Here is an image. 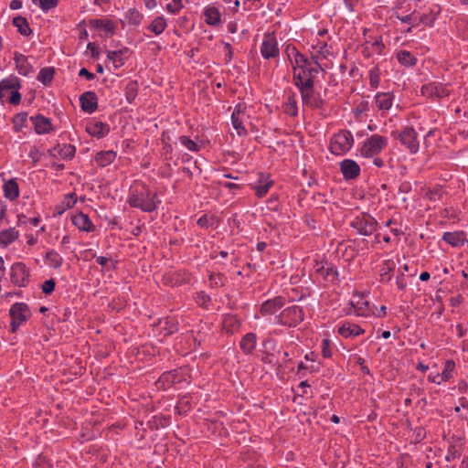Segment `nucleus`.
I'll list each match as a JSON object with an SVG mask.
<instances>
[{"instance_id":"nucleus-1","label":"nucleus","mask_w":468,"mask_h":468,"mask_svg":"<svg viewBox=\"0 0 468 468\" xmlns=\"http://www.w3.org/2000/svg\"><path fill=\"white\" fill-rule=\"evenodd\" d=\"M293 83L299 89L303 104L313 109H322L324 101L321 98V95L314 90V81L310 78L303 80V77L299 74H294Z\"/></svg>"},{"instance_id":"nucleus-2","label":"nucleus","mask_w":468,"mask_h":468,"mask_svg":"<svg viewBox=\"0 0 468 468\" xmlns=\"http://www.w3.org/2000/svg\"><path fill=\"white\" fill-rule=\"evenodd\" d=\"M160 202L156 193L151 191L145 185L133 189L128 198V204L132 207L140 208L144 212H153Z\"/></svg>"},{"instance_id":"nucleus-3","label":"nucleus","mask_w":468,"mask_h":468,"mask_svg":"<svg viewBox=\"0 0 468 468\" xmlns=\"http://www.w3.org/2000/svg\"><path fill=\"white\" fill-rule=\"evenodd\" d=\"M354 144V138L351 132L342 130L334 134L330 140L329 149L333 154L341 155L347 153Z\"/></svg>"},{"instance_id":"nucleus-4","label":"nucleus","mask_w":468,"mask_h":468,"mask_svg":"<svg viewBox=\"0 0 468 468\" xmlns=\"http://www.w3.org/2000/svg\"><path fill=\"white\" fill-rule=\"evenodd\" d=\"M9 315L11 317V332L15 333L31 317L32 314L26 303H16L11 305Z\"/></svg>"},{"instance_id":"nucleus-5","label":"nucleus","mask_w":468,"mask_h":468,"mask_svg":"<svg viewBox=\"0 0 468 468\" xmlns=\"http://www.w3.org/2000/svg\"><path fill=\"white\" fill-rule=\"evenodd\" d=\"M350 226L364 236L372 235L378 227L377 220L367 213H361L352 219Z\"/></svg>"},{"instance_id":"nucleus-6","label":"nucleus","mask_w":468,"mask_h":468,"mask_svg":"<svg viewBox=\"0 0 468 468\" xmlns=\"http://www.w3.org/2000/svg\"><path fill=\"white\" fill-rule=\"evenodd\" d=\"M392 136L399 140L401 144L406 146L411 154H416L419 151L418 135L412 127H405L400 132L394 131Z\"/></svg>"},{"instance_id":"nucleus-7","label":"nucleus","mask_w":468,"mask_h":468,"mask_svg":"<svg viewBox=\"0 0 468 468\" xmlns=\"http://www.w3.org/2000/svg\"><path fill=\"white\" fill-rule=\"evenodd\" d=\"M303 311L298 305L284 309L277 317L279 323L287 326H296L303 320Z\"/></svg>"},{"instance_id":"nucleus-8","label":"nucleus","mask_w":468,"mask_h":468,"mask_svg":"<svg viewBox=\"0 0 468 468\" xmlns=\"http://www.w3.org/2000/svg\"><path fill=\"white\" fill-rule=\"evenodd\" d=\"M388 144V139L384 136L374 134L368 138L361 148L364 156H373L380 153Z\"/></svg>"},{"instance_id":"nucleus-9","label":"nucleus","mask_w":468,"mask_h":468,"mask_svg":"<svg viewBox=\"0 0 468 468\" xmlns=\"http://www.w3.org/2000/svg\"><path fill=\"white\" fill-rule=\"evenodd\" d=\"M29 270L23 262H16L11 268V282L19 286L25 287L28 283Z\"/></svg>"},{"instance_id":"nucleus-10","label":"nucleus","mask_w":468,"mask_h":468,"mask_svg":"<svg viewBox=\"0 0 468 468\" xmlns=\"http://www.w3.org/2000/svg\"><path fill=\"white\" fill-rule=\"evenodd\" d=\"M421 94L427 98H443L450 94L446 85L440 82H431L421 87Z\"/></svg>"},{"instance_id":"nucleus-11","label":"nucleus","mask_w":468,"mask_h":468,"mask_svg":"<svg viewBox=\"0 0 468 468\" xmlns=\"http://www.w3.org/2000/svg\"><path fill=\"white\" fill-rule=\"evenodd\" d=\"M261 53L266 59L275 58L279 55L278 43L273 34L265 35L261 47Z\"/></svg>"},{"instance_id":"nucleus-12","label":"nucleus","mask_w":468,"mask_h":468,"mask_svg":"<svg viewBox=\"0 0 468 468\" xmlns=\"http://www.w3.org/2000/svg\"><path fill=\"white\" fill-rule=\"evenodd\" d=\"M315 66H311V62L306 58V62L303 67H296V70L293 71L294 74H299L301 77H303V80H306L307 78H310L314 80L316 74L319 73L320 70H323V68L316 60V58H313Z\"/></svg>"},{"instance_id":"nucleus-13","label":"nucleus","mask_w":468,"mask_h":468,"mask_svg":"<svg viewBox=\"0 0 468 468\" xmlns=\"http://www.w3.org/2000/svg\"><path fill=\"white\" fill-rule=\"evenodd\" d=\"M80 103L83 112L92 113L98 108V97L94 91H86L80 95Z\"/></svg>"},{"instance_id":"nucleus-14","label":"nucleus","mask_w":468,"mask_h":468,"mask_svg":"<svg viewBox=\"0 0 468 468\" xmlns=\"http://www.w3.org/2000/svg\"><path fill=\"white\" fill-rule=\"evenodd\" d=\"M340 170L346 180L356 178L360 174V167L351 159H345L340 163Z\"/></svg>"},{"instance_id":"nucleus-15","label":"nucleus","mask_w":468,"mask_h":468,"mask_svg":"<svg viewBox=\"0 0 468 468\" xmlns=\"http://www.w3.org/2000/svg\"><path fill=\"white\" fill-rule=\"evenodd\" d=\"M30 120L33 122L35 132L37 134L48 133L52 130L50 120L41 114L32 116Z\"/></svg>"},{"instance_id":"nucleus-16","label":"nucleus","mask_w":468,"mask_h":468,"mask_svg":"<svg viewBox=\"0 0 468 468\" xmlns=\"http://www.w3.org/2000/svg\"><path fill=\"white\" fill-rule=\"evenodd\" d=\"M317 268L315 271L320 274L325 281L334 282L338 279V271L335 266L332 264H328L327 262L324 264L321 262L317 263Z\"/></svg>"},{"instance_id":"nucleus-17","label":"nucleus","mask_w":468,"mask_h":468,"mask_svg":"<svg viewBox=\"0 0 468 468\" xmlns=\"http://www.w3.org/2000/svg\"><path fill=\"white\" fill-rule=\"evenodd\" d=\"M285 51L292 65L293 71L296 70V67H303L305 64L306 57L301 54L294 46L288 45Z\"/></svg>"},{"instance_id":"nucleus-18","label":"nucleus","mask_w":468,"mask_h":468,"mask_svg":"<svg viewBox=\"0 0 468 468\" xmlns=\"http://www.w3.org/2000/svg\"><path fill=\"white\" fill-rule=\"evenodd\" d=\"M284 305L283 298L281 296L264 302L261 306V313L263 315L272 314Z\"/></svg>"},{"instance_id":"nucleus-19","label":"nucleus","mask_w":468,"mask_h":468,"mask_svg":"<svg viewBox=\"0 0 468 468\" xmlns=\"http://www.w3.org/2000/svg\"><path fill=\"white\" fill-rule=\"evenodd\" d=\"M72 223L75 225L79 229L84 230L87 232H90L94 230V225L90 221L88 215L80 212L75 216L72 217Z\"/></svg>"},{"instance_id":"nucleus-20","label":"nucleus","mask_w":468,"mask_h":468,"mask_svg":"<svg viewBox=\"0 0 468 468\" xmlns=\"http://www.w3.org/2000/svg\"><path fill=\"white\" fill-rule=\"evenodd\" d=\"M86 131L91 135L98 138L104 137L109 133V126L108 124L101 122H96L88 123L86 126Z\"/></svg>"},{"instance_id":"nucleus-21","label":"nucleus","mask_w":468,"mask_h":468,"mask_svg":"<svg viewBox=\"0 0 468 468\" xmlns=\"http://www.w3.org/2000/svg\"><path fill=\"white\" fill-rule=\"evenodd\" d=\"M393 98L391 92H378L375 96L376 105L381 111H388L392 106Z\"/></svg>"},{"instance_id":"nucleus-22","label":"nucleus","mask_w":468,"mask_h":468,"mask_svg":"<svg viewBox=\"0 0 468 468\" xmlns=\"http://www.w3.org/2000/svg\"><path fill=\"white\" fill-rule=\"evenodd\" d=\"M364 330L357 324L352 323H344L338 328V334L343 337L357 336L362 335Z\"/></svg>"},{"instance_id":"nucleus-23","label":"nucleus","mask_w":468,"mask_h":468,"mask_svg":"<svg viewBox=\"0 0 468 468\" xmlns=\"http://www.w3.org/2000/svg\"><path fill=\"white\" fill-rule=\"evenodd\" d=\"M442 239L453 247L462 246L467 240L466 234L463 231L445 232Z\"/></svg>"},{"instance_id":"nucleus-24","label":"nucleus","mask_w":468,"mask_h":468,"mask_svg":"<svg viewBox=\"0 0 468 468\" xmlns=\"http://www.w3.org/2000/svg\"><path fill=\"white\" fill-rule=\"evenodd\" d=\"M20 83L16 77H10L0 81V101H3L5 92L12 90H19Z\"/></svg>"},{"instance_id":"nucleus-25","label":"nucleus","mask_w":468,"mask_h":468,"mask_svg":"<svg viewBox=\"0 0 468 468\" xmlns=\"http://www.w3.org/2000/svg\"><path fill=\"white\" fill-rule=\"evenodd\" d=\"M14 60L16 65V69L21 75L27 76L32 71V66L27 62L26 56L16 52Z\"/></svg>"},{"instance_id":"nucleus-26","label":"nucleus","mask_w":468,"mask_h":468,"mask_svg":"<svg viewBox=\"0 0 468 468\" xmlns=\"http://www.w3.org/2000/svg\"><path fill=\"white\" fill-rule=\"evenodd\" d=\"M205 21L210 26H218L221 23L220 13L215 6H207L204 10Z\"/></svg>"},{"instance_id":"nucleus-27","label":"nucleus","mask_w":468,"mask_h":468,"mask_svg":"<svg viewBox=\"0 0 468 468\" xmlns=\"http://www.w3.org/2000/svg\"><path fill=\"white\" fill-rule=\"evenodd\" d=\"M396 268V263L392 260H386L383 261L380 268V282H388L392 278V271Z\"/></svg>"},{"instance_id":"nucleus-28","label":"nucleus","mask_w":468,"mask_h":468,"mask_svg":"<svg viewBox=\"0 0 468 468\" xmlns=\"http://www.w3.org/2000/svg\"><path fill=\"white\" fill-rule=\"evenodd\" d=\"M256 346V335L253 333L246 334L239 342V347L245 354H250Z\"/></svg>"},{"instance_id":"nucleus-29","label":"nucleus","mask_w":468,"mask_h":468,"mask_svg":"<svg viewBox=\"0 0 468 468\" xmlns=\"http://www.w3.org/2000/svg\"><path fill=\"white\" fill-rule=\"evenodd\" d=\"M5 197L9 200H15L19 196L18 185L15 179H9L4 185Z\"/></svg>"},{"instance_id":"nucleus-30","label":"nucleus","mask_w":468,"mask_h":468,"mask_svg":"<svg viewBox=\"0 0 468 468\" xmlns=\"http://www.w3.org/2000/svg\"><path fill=\"white\" fill-rule=\"evenodd\" d=\"M18 231L15 228L0 231V244L6 247L18 238Z\"/></svg>"},{"instance_id":"nucleus-31","label":"nucleus","mask_w":468,"mask_h":468,"mask_svg":"<svg viewBox=\"0 0 468 468\" xmlns=\"http://www.w3.org/2000/svg\"><path fill=\"white\" fill-rule=\"evenodd\" d=\"M116 158V153L113 151H106V152H101L98 153L96 155V163L100 166H106L110 164H112Z\"/></svg>"},{"instance_id":"nucleus-32","label":"nucleus","mask_w":468,"mask_h":468,"mask_svg":"<svg viewBox=\"0 0 468 468\" xmlns=\"http://www.w3.org/2000/svg\"><path fill=\"white\" fill-rule=\"evenodd\" d=\"M13 25L17 28V31L23 36H29L32 30L29 27L27 20L18 16L13 19Z\"/></svg>"},{"instance_id":"nucleus-33","label":"nucleus","mask_w":468,"mask_h":468,"mask_svg":"<svg viewBox=\"0 0 468 468\" xmlns=\"http://www.w3.org/2000/svg\"><path fill=\"white\" fill-rule=\"evenodd\" d=\"M127 52V49L112 50L107 52V58L113 62L115 68H119L124 64L122 55Z\"/></svg>"},{"instance_id":"nucleus-34","label":"nucleus","mask_w":468,"mask_h":468,"mask_svg":"<svg viewBox=\"0 0 468 468\" xmlns=\"http://www.w3.org/2000/svg\"><path fill=\"white\" fill-rule=\"evenodd\" d=\"M55 74V69L52 67H47L40 69L37 75V80L42 82L44 85H48Z\"/></svg>"},{"instance_id":"nucleus-35","label":"nucleus","mask_w":468,"mask_h":468,"mask_svg":"<svg viewBox=\"0 0 468 468\" xmlns=\"http://www.w3.org/2000/svg\"><path fill=\"white\" fill-rule=\"evenodd\" d=\"M283 111L286 114L292 116V117H294L298 114V107H297V102L295 100L294 93H292L288 97L287 102L283 106Z\"/></svg>"},{"instance_id":"nucleus-36","label":"nucleus","mask_w":468,"mask_h":468,"mask_svg":"<svg viewBox=\"0 0 468 468\" xmlns=\"http://www.w3.org/2000/svg\"><path fill=\"white\" fill-rule=\"evenodd\" d=\"M399 62L404 66L410 67L416 64V58L407 50H400L397 54Z\"/></svg>"},{"instance_id":"nucleus-37","label":"nucleus","mask_w":468,"mask_h":468,"mask_svg":"<svg viewBox=\"0 0 468 468\" xmlns=\"http://www.w3.org/2000/svg\"><path fill=\"white\" fill-rule=\"evenodd\" d=\"M166 27V21L163 16L155 17L149 25V29L155 35H160Z\"/></svg>"},{"instance_id":"nucleus-38","label":"nucleus","mask_w":468,"mask_h":468,"mask_svg":"<svg viewBox=\"0 0 468 468\" xmlns=\"http://www.w3.org/2000/svg\"><path fill=\"white\" fill-rule=\"evenodd\" d=\"M138 93V83L135 80H130L125 87V97L129 103H132Z\"/></svg>"},{"instance_id":"nucleus-39","label":"nucleus","mask_w":468,"mask_h":468,"mask_svg":"<svg viewBox=\"0 0 468 468\" xmlns=\"http://www.w3.org/2000/svg\"><path fill=\"white\" fill-rule=\"evenodd\" d=\"M46 260L48 261V264L58 269L61 267L63 263V258L55 250H49L46 253Z\"/></svg>"},{"instance_id":"nucleus-40","label":"nucleus","mask_w":468,"mask_h":468,"mask_svg":"<svg viewBox=\"0 0 468 468\" xmlns=\"http://www.w3.org/2000/svg\"><path fill=\"white\" fill-rule=\"evenodd\" d=\"M76 148L72 144L59 145L58 155L63 159H72L75 155Z\"/></svg>"},{"instance_id":"nucleus-41","label":"nucleus","mask_w":468,"mask_h":468,"mask_svg":"<svg viewBox=\"0 0 468 468\" xmlns=\"http://www.w3.org/2000/svg\"><path fill=\"white\" fill-rule=\"evenodd\" d=\"M90 23L96 28H101L111 34H113L114 26L110 20L95 19L92 20Z\"/></svg>"},{"instance_id":"nucleus-42","label":"nucleus","mask_w":468,"mask_h":468,"mask_svg":"<svg viewBox=\"0 0 468 468\" xmlns=\"http://www.w3.org/2000/svg\"><path fill=\"white\" fill-rule=\"evenodd\" d=\"M27 121V113L25 112L16 114L13 118L14 129L19 132L23 127L26 126Z\"/></svg>"},{"instance_id":"nucleus-43","label":"nucleus","mask_w":468,"mask_h":468,"mask_svg":"<svg viewBox=\"0 0 468 468\" xmlns=\"http://www.w3.org/2000/svg\"><path fill=\"white\" fill-rule=\"evenodd\" d=\"M273 182L271 180H260L259 185L254 187L255 193L259 197H264L269 191L270 187L272 186Z\"/></svg>"},{"instance_id":"nucleus-44","label":"nucleus","mask_w":468,"mask_h":468,"mask_svg":"<svg viewBox=\"0 0 468 468\" xmlns=\"http://www.w3.org/2000/svg\"><path fill=\"white\" fill-rule=\"evenodd\" d=\"M126 19L130 24L138 26L143 19V15L138 10L133 8L126 13Z\"/></svg>"},{"instance_id":"nucleus-45","label":"nucleus","mask_w":468,"mask_h":468,"mask_svg":"<svg viewBox=\"0 0 468 468\" xmlns=\"http://www.w3.org/2000/svg\"><path fill=\"white\" fill-rule=\"evenodd\" d=\"M455 364L452 360H448L445 363L444 369L441 374H437L441 380H448L451 378V372L454 369Z\"/></svg>"},{"instance_id":"nucleus-46","label":"nucleus","mask_w":468,"mask_h":468,"mask_svg":"<svg viewBox=\"0 0 468 468\" xmlns=\"http://www.w3.org/2000/svg\"><path fill=\"white\" fill-rule=\"evenodd\" d=\"M444 194L443 188L441 186H435L432 189L429 190L427 193V197L430 200L437 201L441 199Z\"/></svg>"},{"instance_id":"nucleus-47","label":"nucleus","mask_w":468,"mask_h":468,"mask_svg":"<svg viewBox=\"0 0 468 468\" xmlns=\"http://www.w3.org/2000/svg\"><path fill=\"white\" fill-rule=\"evenodd\" d=\"M380 71L378 66H374L369 70V82L372 88H377L379 85Z\"/></svg>"},{"instance_id":"nucleus-48","label":"nucleus","mask_w":468,"mask_h":468,"mask_svg":"<svg viewBox=\"0 0 468 468\" xmlns=\"http://www.w3.org/2000/svg\"><path fill=\"white\" fill-rule=\"evenodd\" d=\"M179 142L189 151L197 152L199 151L198 144L191 140L189 137L182 135L179 137Z\"/></svg>"},{"instance_id":"nucleus-49","label":"nucleus","mask_w":468,"mask_h":468,"mask_svg":"<svg viewBox=\"0 0 468 468\" xmlns=\"http://www.w3.org/2000/svg\"><path fill=\"white\" fill-rule=\"evenodd\" d=\"M209 282L212 288H218L224 285V276L220 273H212L209 275Z\"/></svg>"},{"instance_id":"nucleus-50","label":"nucleus","mask_w":468,"mask_h":468,"mask_svg":"<svg viewBox=\"0 0 468 468\" xmlns=\"http://www.w3.org/2000/svg\"><path fill=\"white\" fill-rule=\"evenodd\" d=\"M231 121L233 127L237 131L239 135L246 134L247 131L242 125L241 120L236 115V112H233L231 115Z\"/></svg>"},{"instance_id":"nucleus-51","label":"nucleus","mask_w":468,"mask_h":468,"mask_svg":"<svg viewBox=\"0 0 468 468\" xmlns=\"http://www.w3.org/2000/svg\"><path fill=\"white\" fill-rule=\"evenodd\" d=\"M76 202H77L76 195L74 193L68 194L65 197L64 201L62 202L64 208H62V210H59L58 213L61 214L65 208H71L72 207H74Z\"/></svg>"},{"instance_id":"nucleus-52","label":"nucleus","mask_w":468,"mask_h":468,"mask_svg":"<svg viewBox=\"0 0 468 468\" xmlns=\"http://www.w3.org/2000/svg\"><path fill=\"white\" fill-rule=\"evenodd\" d=\"M56 282L54 279H49L42 284V292L46 294H50L55 290Z\"/></svg>"},{"instance_id":"nucleus-53","label":"nucleus","mask_w":468,"mask_h":468,"mask_svg":"<svg viewBox=\"0 0 468 468\" xmlns=\"http://www.w3.org/2000/svg\"><path fill=\"white\" fill-rule=\"evenodd\" d=\"M172 1H173V5L168 4L166 5V9L170 13L176 14L183 8L182 0H172Z\"/></svg>"},{"instance_id":"nucleus-54","label":"nucleus","mask_w":468,"mask_h":468,"mask_svg":"<svg viewBox=\"0 0 468 468\" xmlns=\"http://www.w3.org/2000/svg\"><path fill=\"white\" fill-rule=\"evenodd\" d=\"M58 0H39L40 7L44 11H48L58 5Z\"/></svg>"},{"instance_id":"nucleus-55","label":"nucleus","mask_w":468,"mask_h":468,"mask_svg":"<svg viewBox=\"0 0 468 468\" xmlns=\"http://www.w3.org/2000/svg\"><path fill=\"white\" fill-rule=\"evenodd\" d=\"M331 343L328 339H324L322 342V355L324 357L328 358L332 356Z\"/></svg>"},{"instance_id":"nucleus-56","label":"nucleus","mask_w":468,"mask_h":468,"mask_svg":"<svg viewBox=\"0 0 468 468\" xmlns=\"http://www.w3.org/2000/svg\"><path fill=\"white\" fill-rule=\"evenodd\" d=\"M21 101V94L18 90H12L9 97V102L13 105H16Z\"/></svg>"},{"instance_id":"nucleus-57","label":"nucleus","mask_w":468,"mask_h":468,"mask_svg":"<svg viewBox=\"0 0 468 468\" xmlns=\"http://www.w3.org/2000/svg\"><path fill=\"white\" fill-rule=\"evenodd\" d=\"M397 18L399 20H400L402 23H407V24L412 23L413 26H418L419 25V23L415 22V17H414L413 14H410V15H407V16H397Z\"/></svg>"},{"instance_id":"nucleus-58","label":"nucleus","mask_w":468,"mask_h":468,"mask_svg":"<svg viewBox=\"0 0 468 468\" xmlns=\"http://www.w3.org/2000/svg\"><path fill=\"white\" fill-rule=\"evenodd\" d=\"M165 325H167L165 327V329L167 330V335H171V334L176 332L178 329L177 323L174 320H167L165 322Z\"/></svg>"},{"instance_id":"nucleus-59","label":"nucleus","mask_w":468,"mask_h":468,"mask_svg":"<svg viewBox=\"0 0 468 468\" xmlns=\"http://www.w3.org/2000/svg\"><path fill=\"white\" fill-rule=\"evenodd\" d=\"M397 286L399 290L404 291L406 289L407 283L404 281V273L400 272L396 279Z\"/></svg>"},{"instance_id":"nucleus-60","label":"nucleus","mask_w":468,"mask_h":468,"mask_svg":"<svg viewBox=\"0 0 468 468\" xmlns=\"http://www.w3.org/2000/svg\"><path fill=\"white\" fill-rule=\"evenodd\" d=\"M79 76L85 77L89 80H92L95 79V75L91 72H90L87 69L82 68L79 71Z\"/></svg>"},{"instance_id":"nucleus-61","label":"nucleus","mask_w":468,"mask_h":468,"mask_svg":"<svg viewBox=\"0 0 468 468\" xmlns=\"http://www.w3.org/2000/svg\"><path fill=\"white\" fill-rule=\"evenodd\" d=\"M159 381L174 383L176 380H175V376L171 372H168V373L163 374L162 377L160 378Z\"/></svg>"},{"instance_id":"nucleus-62","label":"nucleus","mask_w":468,"mask_h":468,"mask_svg":"<svg viewBox=\"0 0 468 468\" xmlns=\"http://www.w3.org/2000/svg\"><path fill=\"white\" fill-rule=\"evenodd\" d=\"M10 8L13 10H16L22 7V2L20 0H12L10 2Z\"/></svg>"},{"instance_id":"nucleus-63","label":"nucleus","mask_w":468,"mask_h":468,"mask_svg":"<svg viewBox=\"0 0 468 468\" xmlns=\"http://www.w3.org/2000/svg\"><path fill=\"white\" fill-rule=\"evenodd\" d=\"M96 262L101 266H106L109 262V259L104 256H100L96 258Z\"/></svg>"},{"instance_id":"nucleus-64","label":"nucleus","mask_w":468,"mask_h":468,"mask_svg":"<svg viewBox=\"0 0 468 468\" xmlns=\"http://www.w3.org/2000/svg\"><path fill=\"white\" fill-rule=\"evenodd\" d=\"M227 27H228V31L232 34L236 33L238 30V26L235 22H229L228 24Z\"/></svg>"}]
</instances>
